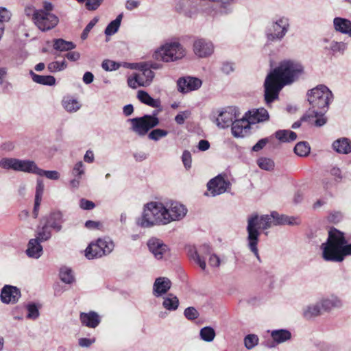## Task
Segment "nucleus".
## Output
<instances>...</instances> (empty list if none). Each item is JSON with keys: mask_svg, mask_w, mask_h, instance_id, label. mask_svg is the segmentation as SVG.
Instances as JSON below:
<instances>
[{"mask_svg": "<svg viewBox=\"0 0 351 351\" xmlns=\"http://www.w3.org/2000/svg\"><path fill=\"white\" fill-rule=\"evenodd\" d=\"M189 256L193 259L202 270H205L206 267L205 258L200 256L198 249L195 247H189L188 250Z\"/></svg>", "mask_w": 351, "mask_h": 351, "instance_id": "obj_38", "label": "nucleus"}, {"mask_svg": "<svg viewBox=\"0 0 351 351\" xmlns=\"http://www.w3.org/2000/svg\"><path fill=\"white\" fill-rule=\"evenodd\" d=\"M213 118L217 127L221 129L226 128L237 118V110L235 108L228 107L221 111L217 117Z\"/></svg>", "mask_w": 351, "mask_h": 351, "instance_id": "obj_11", "label": "nucleus"}, {"mask_svg": "<svg viewBox=\"0 0 351 351\" xmlns=\"http://www.w3.org/2000/svg\"><path fill=\"white\" fill-rule=\"evenodd\" d=\"M64 222L63 214L60 211H54L46 217L45 224L51 229L58 232L62 230Z\"/></svg>", "mask_w": 351, "mask_h": 351, "instance_id": "obj_21", "label": "nucleus"}, {"mask_svg": "<svg viewBox=\"0 0 351 351\" xmlns=\"http://www.w3.org/2000/svg\"><path fill=\"white\" fill-rule=\"evenodd\" d=\"M322 258L326 261L340 263L348 256H351V243H348L344 233L335 229L328 232L326 242L320 247Z\"/></svg>", "mask_w": 351, "mask_h": 351, "instance_id": "obj_3", "label": "nucleus"}, {"mask_svg": "<svg viewBox=\"0 0 351 351\" xmlns=\"http://www.w3.org/2000/svg\"><path fill=\"white\" fill-rule=\"evenodd\" d=\"M251 124L244 116L242 119H235L232 124V134L234 137H243L250 130Z\"/></svg>", "mask_w": 351, "mask_h": 351, "instance_id": "obj_20", "label": "nucleus"}, {"mask_svg": "<svg viewBox=\"0 0 351 351\" xmlns=\"http://www.w3.org/2000/svg\"><path fill=\"white\" fill-rule=\"evenodd\" d=\"M307 100L311 105L309 110L323 109L328 110L330 103L333 99L332 91L325 85L319 84L309 90L306 94Z\"/></svg>", "mask_w": 351, "mask_h": 351, "instance_id": "obj_6", "label": "nucleus"}, {"mask_svg": "<svg viewBox=\"0 0 351 351\" xmlns=\"http://www.w3.org/2000/svg\"><path fill=\"white\" fill-rule=\"evenodd\" d=\"M257 165L261 169L265 171H271L274 167V161L271 159L265 157L258 158L257 160Z\"/></svg>", "mask_w": 351, "mask_h": 351, "instance_id": "obj_46", "label": "nucleus"}, {"mask_svg": "<svg viewBox=\"0 0 351 351\" xmlns=\"http://www.w3.org/2000/svg\"><path fill=\"white\" fill-rule=\"evenodd\" d=\"M76 45L71 41H66L62 38H56L53 40V48L59 51H69L74 49Z\"/></svg>", "mask_w": 351, "mask_h": 351, "instance_id": "obj_33", "label": "nucleus"}, {"mask_svg": "<svg viewBox=\"0 0 351 351\" xmlns=\"http://www.w3.org/2000/svg\"><path fill=\"white\" fill-rule=\"evenodd\" d=\"M29 74L32 76V80L37 84L47 86H53L56 84V79L53 76L40 75L36 74L32 71H30Z\"/></svg>", "mask_w": 351, "mask_h": 351, "instance_id": "obj_36", "label": "nucleus"}, {"mask_svg": "<svg viewBox=\"0 0 351 351\" xmlns=\"http://www.w3.org/2000/svg\"><path fill=\"white\" fill-rule=\"evenodd\" d=\"M60 278L62 282L66 284H71L75 280L72 269L66 267L60 269Z\"/></svg>", "mask_w": 351, "mask_h": 351, "instance_id": "obj_44", "label": "nucleus"}, {"mask_svg": "<svg viewBox=\"0 0 351 351\" xmlns=\"http://www.w3.org/2000/svg\"><path fill=\"white\" fill-rule=\"evenodd\" d=\"M64 108L69 112H75L77 111L81 106L77 99L73 98H64L62 101Z\"/></svg>", "mask_w": 351, "mask_h": 351, "instance_id": "obj_40", "label": "nucleus"}, {"mask_svg": "<svg viewBox=\"0 0 351 351\" xmlns=\"http://www.w3.org/2000/svg\"><path fill=\"white\" fill-rule=\"evenodd\" d=\"M80 319L83 326L91 328H95L101 322L99 315L95 311L81 313Z\"/></svg>", "mask_w": 351, "mask_h": 351, "instance_id": "obj_24", "label": "nucleus"}, {"mask_svg": "<svg viewBox=\"0 0 351 351\" xmlns=\"http://www.w3.org/2000/svg\"><path fill=\"white\" fill-rule=\"evenodd\" d=\"M11 12L5 8L0 7V23L8 22L11 18Z\"/></svg>", "mask_w": 351, "mask_h": 351, "instance_id": "obj_60", "label": "nucleus"}, {"mask_svg": "<svg viewBox=\"0 0 351 351\" xmlns=\"http://www.w3.org/2000/svg\"><path fill=\"white\" fill-rule=\"evenodd\" d=\"M123 18V14H119L117 18L111 21L106 27L105 29V34L107 36H111L114 34L119 29L121 22Z\"/></svg>", "mask_w": 351, "mask_h": 351, "instance_id": "obj_39", "label": "nucleus"}, {"mask_svg": "<svg viewBox=\"0 0 351 351\" xmlns=\"http://www.w3.org/2000/svg\"><path fill=\"white\" fill-rule=\"evenodd\" d=\"M1 300L5 304H14L21 297L19 289L11 285H5L1 291Z\"/></svg>", "mask_w": 351, "mask_h": 351, "instance_id": "obj_15", "label": "nucleus"}, {"mask_svg": "<svg viewBox=\"0 0 351 351\" xmlns=\"http://www.w3.org/2000/svg\"><path fill=\"white\" fill-rule=\"evenodd\" d=\"M149 251L157 259H161L167 252L168 247L161 240L157 238H151L147 242Z\"/></svg>", "mask_w": 351, "mask_h": 351, "instance_id": "obj_18", "label": "nucleus"}, {"mask_svg": "<svg viewBox=\"0 0 351 351\" xmlns=\"http://www.w3.org/2000/svg\"><path fill=\"white\" fill-rule=\"evenodd\" d=\"M114 248V243L110 238H99L86 248L85 256L88 259L99 258L110 254Z\"/></svg>", "mask_w": 351, "mask_h": 351, "instance_id": "obj_9", "label": "nucleus"}, {"mask_svg": "<svg viewBox=\"0 0 351 351\" xmlns=\"http://www.w3.org/2000/svg\"><path fill=\"white\" fill-rule=\"evenodd\" d=\"M304 66L298 60L287 59L281 61L266 77L264 82L265 100L269 106L278 98L282 88L292 84L304 74Z\"/></svg>", "mask_w": 351, "mask_h": 351, "instance_id": "obj_1", "label": "nucleus"}, {"mask_svg": "<svg viewBox=\"0 0 351 351\" xmlns=\"http://www.w3.org/2000/svg\"><path fill=\"white\" fill-rule=\"evenodd\" d=\"M18 158H3L0 160V167L6 170H13L17 171Z\"/></svg>", "mask_w": 351, "mask_h": 351, "instance_id": "obj_42", "label": "nucleus"}, {"mask_svg": "<svg viewBox=\"0 0 351 351\" xmlns=\"http://www.w3.org/2000/svg\"><path fill=\"white\" fill-rule=\"evenodd\" d=\"M184 315L187 319L194 320L199 317V313L195 307L190 306L184 310Z\"/></svg>", "mask_w": 351, "mask_h": 351, "instance_id": "obj_53", "label": "nucleus"}, {"mask_svg": "<svg viewBox=\"0 0 351 351\" xmlns=\"http://www.w3.org/2000/svg\"><path fill=\"white\" fill-rule=\"evenodd\" d=\"M327 110L323 109H314L308 110L305 114L302 117V121H307L311 123L313 119H316L315 121V125L317 127H322L326 123L327 119L324 117V114Z\"/></svg>", "mask_w": 351, "mask_h": 351, "instance_id": "obj_17", "label": "nucleus"}, {"mask_svg": "<svg viewBox=\"0 0 351 351\" xmlns=\"http://www.w3.org/2000/svg\"><path fill=\"white\" fill-rule=\"evenodd\" d=\"M190 116L191 112L189 110L182 111L176 116L175 121L178 124L182 125Z\"/></svg>", "mask_w": 351, "mask_h": 351, "instance_id": "obj_58", "label": "nucleus"}, {"mask_svg": "<svg viewBox=\"0 0 351 351\" xmlns=\"http://www.w3.org/2000/svg\"><path fill=\"white\" fill-rule=\"evenodd\" d=\"M101 67L106 71H115L119 68V64L114 61L105 60L101 64Z\"/></svg>", "mask_w": 351, "mask_h": 351, "instance_id": "obj_54", "label": "nucleus"}, {"mask_svg": "<svg viewBox=\"0 0 351 351\" xmlns=\"http://www.w3.org/2000/svg\"><path fill=\"white\" fill-rule=\"evenodd\" d=\"M67 67V63L65 60L61 62L54 61L49 63L47 68L50 72H57L63 71Z\"/></svg>", "mask_w": 351, "mask_h": 351, "instance_id": "obj_50", "label": "nucleus"}, {"mask_svg": "<svg viewBox=\"0 0 351 351\" xmlns=\"http://www.w3.org/2000/svg\"><path fill=\"white\" fill-rule=\"evenodd\" d=\"M202 84L200 79L194 77H184L180 78L177 82L178 89L182 93L199 89Z\"/></svg>", "mask_w": 351, "mask_h": 351, "instance_id": "obj_13", "label": "nucleus"}, {"mask_svg": "<svg viewBox=\"0 0 351 351\" xmlns=\"http://www.w3.org/2000/svg\"><path fill=\"white\" fill-rule=\"evenodd\" d=\"M324 41L328 43L325 46V49L332 52L333 55L337 53L343 54L347 49V44L343 42H337L335 40L329 41L328 39H324Z\"/></svg>", "mask_w": 351, "mask_h": 351, "instance_id": "obj_31", "label": "nucleus"}, {"mask_svg": "<svg viewBox=\"0 0 351 351\" xmlns=\"http://www.w3.org/2000/svg\"><path fill=\"white\" fill-rule=\"evenodd\" d=\"M193 51L199 58H206L213 53L214 45L210 40L199 38L193 43Z\"/></svg>", "mask_w": 351, "mask_h": 351, "instance_id": "obj_12", "label": "nucleus"}, {"mask_svg": "<svg viewBox=\"0 0 351 351\" xmlns=\"http://www.w3.org/2000/svg\"><path fill=\"white\" fill-rule=\"evenodd\" d=\"M138 99L143 104L152 108H160L161 101L159 99L152 98L147 92L139 90L137 95Z\"/></svg>", "mask_w": 351, "mask_h": 351, "instance_id": "obj_32", "label": "nucleus"}, {"mask_svg": "<svg viewBox=\"0 0 351 351\" xmlns=\"http://www.w3.org/2000/svg\"><path fill=\"white\" fill-rule=\"evenodd\" d=\"M221 70L223 73H225L226 75L230 74V73H232L234 71L233 63L229 62H223L222 65H221Z\"/></svg>", "mask_w": 351, "mask_h": 351, "instance_id": "obj_63", "label": "nucleus"}, {"mask_svg": "<svg viewBox=\"0 0 351 351\" xmlns=\"http://www.w3.org/2000/svg\"><path fill=\"white\" fill-rule=\"evenodd\" d=\"M271 336L277 343H282L291 338V333L286 329L274 330L271 331Z\"/></svg>", "mask_w": 351, "mask_h": 351, "instance_id": "obj_35", "label": "nucleus"}, {"mask_svg": "<svg viewBox=\"0 0 351 351\" xmlns=\"http://www.w3.org/2000/svg\"><path fill=\"white\" fill-rule=\"evenodd\" d=\"M258 337L254 334L247 335L244 338V344L247 349L251 350L258 343Z\"/></svg>", "mask_w": 351, "mask_h": 351, "instance_id": "obj_49", "label": "nucleus"}, {"mask_svg": "<svg viewBox=\"0 0 351 351\" xmlns=\"http://www.w3.org/2000/svg\"><path fill=\"white\" fill-rule=\"evenodd\" d=\"M198 252L202 257L206 259V256L211 254V248L209 245L204 244L199 247Z\"/></svg>", "mask_w": 351, "mask_h": 351, "instance_id": "obj_62", "label": "nucleus"}, {"mask_svg": "<svg viewBox=\"0 0 351 351\" xmlns=\"http://www.w3.org/2000/svg\"><path fill=\"white\" fill-rule=\"evenodd\" d=\"M38 165L33 160L18 159L17 171L36 174Z\"/></svg>", "mask_w": 351, "mask_h": 351, "instance_id": "obj_30", "label": "nucleus"}, {"mask_svg": "<svg viewBox=\"0 0 351 351\" xmlns=\"http://www.w3.org/2000/svg\"><path fill=\"white\" fill-rule=\"evenodd\" d=\"M136 75L138 77V81L140 82V86H147L150 85L154 77V71L147 66H142V69Z\"/></svg>", "mask_w": 351, "mask_h": 351, "instance_id": "obj_29", "label": "nucleus"}, {"mask_svg": "<svg viewBox=\"0 0 351 351\" xmlns=\"http://www.w3.org/2000/svg\"><path fill=\"white\" fill-rule=\"evenodd\" d=\"M167 219V208L164 204L151 202L145 206L141 217L136 220V224L141 228H147L154 226L168 224L169 220Z\"/></svg>", "mask_w": 351, "mask_h": 351, "instance_id": "obj_4", "label": "nucleus"}, {"mask_svg": "<svg viewBox=\"0 0 351 351\" xmlns=\"http://www.w3.org/2000/svg\"><path fill=\"white\" fill-rule=\"evenodd\" d=\"M44 183L42 179L38 178L36 180L35 199H41L44 192Z\"/></svg>", "mask_w": 351, "mask_h": 351, "instance_id": "obj_55", "label": "nucleus"}, {"mask_svg": "<svg viewBox=\"0 0 351 351\" xmlns=\"http://www.w3.org/2000/svg\"><path fill=\"white\" fill-rule=\"evenodd\" d=\"M54 5L51 2L44 1L42 8L34 10L32 20L40 31L47 32L58 25L59 18L52 13Z\"/></svg>", "mask_w": 351, "mask_h": 351, "instance_id": "obj_5", "label": "nucleus"}, {"mask_svg": "<svg viewBox=\"0 0 351 351\" xmlns=\"http://www.w3.org/2000/svg\"><path fill=\"white\" fill-rule=\"evenodd\" d=\"M215 331L210 326H205L200 330V338L206 342H211L215 337Z\"/></svg>", "mask_w": 351, "mask_h": 351, "instance_id": "obj_43", "label": "nucleus"}, {"mask_svg": "<svg viewBox=\"0 0 351 351\" xmlns=\"http://www.w3.org/2000/svg\"><path fill=\"white\" fill-rule=\"evenodd\" d=\"M79 206L83 210H92L95 207L93 202L84 198H82L80 200Z\"/></svg>", "mask_w": 351, "mask_h": 351, "instance_id": "obj_59", "label": "nucleus"}, {"mask_svg": "<svg viewBox=\"0 0 351 351\" xmlns=\"http://www.w3.org/2000/svg\"><path fill=\"white\" fill-rule=\"evenodd\" d=\"M330 173L332 176L334 177L337 182H340L341 180V171L339 168L335 167H332L330 170Z\"/></svg>", "mask_w": 351, "mask_h": 351, "instance_id": "obj_64", "label": "nucleus"}, {"mask_svg": "<svg viewBox=\"0 0 351 351\" xmlns=\"http://www.w3.org/2000/svg\"><path fill=\"white\" fill-rule=\"evenodd\" d=\"M171 287V280L166 277L157 278L153 285V295L156 297H160L166 294Z\"/></svg>", "mask_w": 351, "mask_h": 351, "instance_id": "obj_19", "label": "nucleus"}, {"mask_svg": "<svg viewBox=\"0 0 351 351\" xmlns=\"http://www.w3.org/2000/svg\"><path fill=\"white\" fill-rule=\"evenodd\" d=\"M36 175L39 176H45L48 179L56 180L60 178V173L57 171H46L38 167Z\"/></svg>", "mask_w": 351, "mask_h": 351, "instance_id": "obj_48", "label": "nucleus"}, {"mask_svg": "<svg viewBox=\"0 0 351 351\" xmlns=\"http://www.w3.org/2000/svg\"><path fill=\"white\" fill-rule=\"evenodd\" d=\"M290 28L289 19L285 16L274 19L267 27L265 35L267 42L281 41Z\"/></svg>", "mask_w": 351, "mask_h": 351, "instance_id": "obj_10", "label": "nucleus"}, {"mask_svg": "<svg viewBox=\"0 0 351 351\" xmlns=\"http://www.w3.org/2000/svg\"><path fill=\"white\" fill-rule=\"evenodd\" d=\"M27 310V318L36 319L39 317L38 308L35 303H29L26 306Z\"/></svg>", "mask_w": 351, "mask_h": 351, "instance_id": "obj_51", "label": "nucleus"}, {"mask_svg": "<svg viewBox=\"0 0 351 351\" xmlns=\"http://www.w3.org/2000/svg\"><path fill=\"white\" fill-rule=\"evenodd\" d=\"M51 237L52 233L51 228L45 224L40 228L38 229L36 232V237L35 239H38L41 243L49 240Z\"/></svg>", "mask_w": 351, "mask_h": 351, "instance_id": "obj_41", "label": "nucleus"}, {"mask_svg": "<svg viewBox=\"0 0 351 351\" xmlns=\"http://www.w3.org/2000/svg\"><path fill=\"white\" fill-rule=\"evenodd\" d=\"M335 29L337 32L348 34L351 37V21L348 19L336 17L333 20Z\"/></svg>", "mask_w": 351, "mask_h": 351, "instance_id": "obj_27", "label": "nucleus"}, {"mask_svg": "<svg viewBox=\"0 0 351 351\" xmlns=\"http://www.w3.org/2000/svg\"><path fill=\"white\" fill-rule=\"evenodd\" d=\"M186 56L185 48L178 41L166 43L155 51L154 58L158 61L171 62Z\"/></svg>", "mask_w": 351, "mask_h": 351, "instance_id": "obj_7", "label": "nucleus"}, {"mask_svg": "<svg viewBox=\"0 0 351 351\" xmlns=\"http://www.w3.org/2000/svg\"><path fill=\"white\" fill-rule=\"evenodd\" d=\"M187 213V208L178 202H173L169 208H167V216L169 223L173 221H179L184 218Z\"/></svg>", "mask_w": 351, "mask_h": 351, "instance_id": "obj_16", "label": "nucleus"}, {"mask_svg": "<svg viewBox=\"0 0 351 351\" xmlns=\"http://www.w3.org/2000/svg\"><path fill=\"white\" fill-rule=\"evenodd\" d=\"M324 311H330L333 308H339L343 306L341 300L335 295L324 297L318 300Z\"/></svg>", "mask_w": 351, "mask_h": 351, "instance_id": "obj_23", "label": "nucleus"}, {"mask_svg": "<svg viewBox=\"0 0 351 351\" xmlns=\"http://www.w3.org/2000/svg\"><path fill=\"white\" fill-rule=\"evenodd\" d=\"M98 21V19L97 18H94L93 19H92L88 24L86 26V27L84 28V29L83 30V32L82 33V35H81V38L82 40H85L86 39V38L88 37V35L90 32V31L93 29V27L96 25V23H97Z\"/></svg>", "mask_w": 351, "mask_h": 351, "instance_id": "obj_57", "label": "nucleus"}, {"mask_svg": "<svg viewBox=\"0 0 351 351\" xmlns=\"http://www.w3.org/2000/svg\"><path fill=\"white\" fill-rule=\"evenodd\" d=\"M322 308L319 301L310 304L303 308L302 315L306 319H311L322 314Z\"/></svg>", "mask_w": 351, "mask_h": 351, "instance_id": "obj_28", "label": "nucleus"}, {"mask_svg": "<svg viewBox=\"0 0 351 351\" xmlns=\"http://www.w3.org/2000/svg\"><path fill=\"white\" fill-rule=\"evenodd\" d=\"M333 149L341 154H348L351 153V141L346 137L337 139L332 143Z\"/></svg>", "mask_w": 351, "mask_h": 351, "instance_id": "obj_26", "label": "nucleus"}, {"mask_svg": "<svg viewBox=\"0 0 351 351\" xmlns=\"http://www.w3.org/2000/svg\"><path fill=\"white\" fill-rule=\"evenodd\" d=\"M104 0H86V7L88 10H95L102 3Z\"/></svg>", "mask_w": 351, "mask_h": 351, "instance_id": "obj_61", "label": "nucleus"}, {"mask_svg": "<svg viewBox=\"0 0 351 351\" xmlns=\"http://www.w3.org/2000/svg\"><path fill=\"white\" fill-rule=\"evenodd\" d=\"M285 220L286 215H279L276 211L271 212L270 215H263L261 216H259L257 213H254L248 217L246 228L247 247L254 254L258 262H261L257 247L261 234L259 229L267 230L273 225H285Z\"/></svg>", "mask_w": 351, "mask_h": 351, "instance_id": "obj_2", "label": "nucleus"}, {"mask_svg": "<svg viewBox=\"0 0 351 351\" xmlns=\"http://www.w3.org/2000/svg\"><path fill=\"white\" fill-rule=\"evenodd\" d=\"M229 185L228 181L221 176H217L208 182L207 188L213 196H216L226 192Z\"/></svg>", "mask_w": 351, "mask_h": 351, "instance_id": "obj_14", "label": "nucleus"}, {"mask_svg": "<svg viewBox=\"0 0 351 351\" xmlns=\"http://www.w3.org/2000/svg\"><path fill=\"white\" fill-rule=\"evenodd\" d=\"M27 255L33 258H38L43 254V246L38 239H31L26 250Z\"/></svg>", "mask_w": 351, "mask_h": 351, "instance_id": "obj_25", "label": "nucleus"}, {"mask_svg": "<svg viewBox=\"0 0 351 351\" xmlns=\"http://www.w3.org/2000/svg\"><path fill=\"white\" fill-rule=\"evenodd\" d=\"M161 109L155 110L152 114H145L141 117L130 119L131 130L139 136H145L147 132L159 124L158 113Z\"/></svg>", "mask_w": 351, "mask_h": 351, "instance_id": "obj_8", "label": "nucleus"}, {"mask_svg": "<svg viewBox=\"0 0 351 351\" xmlns=\"http://www.w3.org/2000/svg\"><path fill=\"white\" fill-rule=\"evenodd\" d=\"M85 173L84 165L82 161L77 162L73 167L72 174L76 178H81Z\"/></svg>", "mask_w": 351, "mask_h": 351, "instance_id": "obj_52", "label": "nucleus"}, {"mask_svg": "<svg viewBox=\"0 0 351 351\" xmlns=\"http://www.w3.org/2000/svg\"><path fill=\"white\" fill-rule=\"evenodd\" d=\"M168 134V132L165 130L157 128L152 130L148 134V138L150 140H153L154 141H158L162 138L167 136Z\"/></svg>", "mask_w": 351, "mask_h": 351, "instance_id": "obj_47", "label": "nucleus"}, {"mask_svg": "<svg viewBox=\"0 0 351 351\" xmlns=\"http://www.w3.org/2000/svg\"><path fill=\"white\" fill-rule=\"evenodd\" d=\"M162 306L166 310L174 311L179 306V300L177 296L172 293H169L163 298Z\"/></svg>", "mask_w": 351, "mask_h": 351, "instance_id": "obj_34", "label": "nucleus"}, {"mask_svg": "<svg viewBox=\"0 0 351 351\" xmlns=\"http://www.w3.org/2000/svg\"><path fill=\"white\" fill-rule=\"evenodd\" d=\"M275 136L282 143H289L295 141L297 138V134L291 130H280L275 132Z\"/></svg>", "mask_w": 351, "mask_h": 351, "instance_id": "obj_37", "label": "nucleus"}, {"mask_svg": "<svg viewBox=\"0 0 351 351\" xmlns=\"http://www.w3.org/2000/svg\"><path fill=\"white\" fill-rule=\"evenodd\" d=\"M310 146L306 142H299L294 147V152L299 156H306L310 152Z\"/></svg>", "mask_w": 351, "mask_h": 351, "instance_id": "obj_45", "label": "nucleus"}, {"mask_svg": "<svg viewBox=\"0 0 351 351\" xmlns=\"http://www.w3.org/2000/svg\"><path fill=\"white\" fill-rule=\"evenodd\" d=\"M182 161L184 167L186 169H189L191 167L192 165V157L191 154L189 151L185 150L182 153Z\"/></svg>", "mask_w": 351, "mask_h": 351, "instance_id": "obj_56", "label": "nucleus"}, {"mask_svg": "<svg viewBox=\"0 0 351 351\" xmlns=\"http://www.w3.org/2000/svg\"><path fill=\"white\" fill-rule=\"evenodd\" d=\"M245 117L250 124L267 121L269 117L267 110L263 108L249 110L245 113Z\"/></svg>", "mask_w": 351, "mask_h": 351, "instance_id": "obj_22", "label": "nucleus"}]
</instances>
